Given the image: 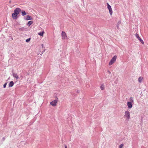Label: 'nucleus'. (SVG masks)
<instances>
[{
    "label": "nucleus",
    "mask_w": 148,
    "mask_h": 148,
    "mask_svg": "<svg viewBox=\"0 0 148 148\" xmlns=\"http://www.w3.org/2000/svg\"><path fill=\"white\" fill-rule=\"evenodd\" d=\"M24 19L26 20H28L32 19V18L29 15H27L25 17Z\"/></svg>",
    "instance_id": "8"
},
{
    "label": "nucleus",
    "mask_w": 148,
    "mask_h": 148,
    "mask_svg": "<svg viewBox=\"0 0 148 148\" xmlns=\"http://www.w3.org/2000/svg\"><path fill=\"white\" fill-rule=\"evenodd\" d=\"M107 8L109 10L110 14V15H112V9L111 6L108 3H107Z\"/></svg>",
    "instance_id": "3"
},
{
    "label": "nucleus",
    "mask_w": 148,
    "mask_h": 148,
    "mask_svg": "<svg viewBox=\"0 0 148 148\" xmlns=\"http://www.w3.org/2000/svg\"><path fill=\"white\" fill-rule=\"evenodd\" d=\"M14 83L13 81H12L10 82L9 84V86L12 87L14 85Z\"/></svg>",
    "instance_id": "12"
},
{
    "label": "nucleus",
    "mask_w": 148,
    "mask_h": 148,
    "mask_svg": "<svg viewBox=\"0 0 148 148\" xmlns=\"http://www.w3.org/2000/svg\"><path fill=\"white\" fill-rule=\"evenodd\" d=\"M117 27L118 28H119V26L118 25H117Z\"/></svg>",
    "instance_id": "28"
},
{
    "label": "nucleus",
    "mask_w": 148,
    "mask_h": 148,
    "mask_svg": "<svg viewBox=\"0 0 148 148\" xmlns=\"http://www.w3.org/2000/svg\"><path fill=\"white\" fill-rule=\"evenodd\" d=\"M25 29V28L24 27H22L21 28H20L19 29V30L20 31H23Z\"/></svg>",
    "instance_id": "18"
},
{
    "label": "nucleus",
    "mask_w": 148,
    "mask_h": 148,
    "mask_svg": "<svg viewBox=\"0 0 148 148\" xmlns=\"http://www.w3.org/2000/svg\"><path fill=\"white\" fill-rule=\"evenodd\" d=\"M22 15L23 16H24L26 14V13L24 10H23L21 12Z\"/></svg>",
    "instance_id": "15"
},
{
    "label": "nucleus",
    "mask_w": 148,
    "mask_h": 148,
    "mask_svg": "<svg viewBox=\"0 0 148 148\" xmlns=\"http://www.w3.org/2000/svg\"><path fill=\"white\" fill-rule=\"evenodd\" d=\"M30 38H29L26 39V40L25 41L26 42H28L30 41Z\"/></svg>",
    "instance_id": "21"
},
{
    "label": "nucleus",
    "mask_w": 148,
    "mask_h": 148,
    "mask_svg": "<svg viewBox=\"0 0 148 148\" xmlns=\"http://www.w3.org/2000/svg\"><path fill=\"white\" fill-rule=\"evenodd\" d=\"M7 84V83L6 82L3 85V88H5V87L6 86Z\"/></svg>",
    "instance_id": "22"
},
{
    "label": "nucleus",
    "mask_w": 148,
    "mask_h": 148,
    "mask_svg": "<svg viewBox=\"0 0 148 148\" xmlns=\"http://www.w3.org/2000/svg\"><path fill=\"white\" fill-rule=\"evenodd\" d=\"M58 98H57V99L54 100L51 102L50 103V104L52 106H55L58 102Z\"/></svg>",
    "instance_id": "4"
},
{
    "label": "nucleus",
    "mask_w": 148,
    "mask_h": 148,
    "mask_svg": "<svg viewBox=\"0 0 148 148\" xmlns=\"http://www.w3.org/2000/svg\"><path fill=\"white\" fill-rule=\"evenodd\" d=\"M65 148H67V146L66 145H65Z\"/></svg>",
    "instance_id": "25"
},
{
    "label": "nucleus",
    "mask_w": 148,
    "mask_h": 148,
    "mask_svg": "<svg viewBox=\"0 0 148 148\" xmlns=\"http://www.w3.org/2000/svg\"><path fill=\"white\" fill-rule=\"evenodd\" d=\"M143 79V78L142 77H139L138 79V81L139 82L141 83L142 82V80Z\"/></svg>",
    "instance_id": "14"
},
{
    "label": "nucleus",
    "mask_w": 148,
    "mask_h": 148,
    "mask_svg": "<svg viewBox=\"0 0 148 148\" xmlns=\"http://www.w3.org/2000/svg\"><path fill=\"white\" fill-rule=\"evenodd\" d=\"M44 31L41 32H40V33H38V34L39 35L41 36H42L43 34H44Z\"/></svg>",
    "instance_id": "17"
},
{
    "label": "nucleus",
    "mask_w": 148,
    "mask_h": 148,
    "mask_svg": "<svg viewBox=\"0 0 148 148\" xmlns=\"http://www.w3.org/2000/svg\"><path fill=\"white\" fill-rule=\"evenodd\" d=\"M100 88L101 90H103L104 89V86H103L102 85L100 86Z\"/></svg>",
    "instance_id": "20"
},
{
    "label": "nucleus",
    "mask_w": 148,
    "mask_h": 148,
    "mask_svg": "<svg viewBox=\"0 0 148 148\" xmlns=\"http://www.w3.org/2000/svg\"><path fill=\"white\" fill-rule=\"evenodd\" d=\"M11 1H10H10H9V3H11Z\"/></svg>",
    "instance_id": "26"
},
{
    "label": "nucleus",
    "mask_w": 148,
    "mask_h": 148,
    "mask_svg": "<svg viewBox=\"0 0 148 148\" xmlns=\"http://www.w3.org/2000/svg\"><path fill=\"white\" fill-rule=\"evenodd\" d=\"M21 9L20 8H16L14 10V12L18 15L19 14V12H21Z\"/></svg>",
    "instance_id": "7"
},
{
    "label": "nucleus",
    "mask_w": 148,
    "mask_h": 148,
    "mask_svg": "<svg viewBox=\"0 0 148 148\" xmlns=\"http://www.w3.org/2000/svg\"><path fill=\"white\" fill-rule=\"evenodd\" d=\"M108 72L109 73H110V72L109 71H108Z\"/></svg>",
    "instance_id": "27"
},
{
    "label": "nucleus",
    "mask_w": 148,
    "mask_h": 148,
    "mask_svg": "<svg viewBox=\"0 0 148 148\" xmlns=\"http://www.w3.org/2000/svg\"><path fill=\"white\" fill-rule=\"evenodd\" d=\"M116 58L117 56H114L110 60L109 63V64L111 65L113 64L115 62Z\"/></svg>",
    "instance_id": "2"
},
{
    "label": "nucleus",
    "mask_w": 148,
    "mask_h": 148,
    "mask_svg": "<svg viewBox=\"0 0 148 148\" xmlns=\"http://www.w3.org/2000/svg\"><path fill=\"white\" fill-rule=\"evenodd\" d=\"M5 137H3L2 138V140L3 141H4L5 140Z\"/></svg>",
    "instance_id": "23"
},
{
    "label": "nucleus",
    "mask_w": 148,
    "mask_h": 148,
    "mask_svg": "<svg viewBox=\"0 0 148 148\" xmlns=\"http://www.w3.org/2000/svg\"><path fill=\"white\" fill-rule=\"evenodd\" d=\"M44 51H45V50L44 51H42V52H41V54L40 55H42V54L44 52Z\"/></svg>",
    "instance_id": "24"
},
{
    "label": "nucleus",
    "mask_w": 148,
    "mask_h": 148,
    "mask_svg": "<svg viewBox=\"0 0 148 148\" xmlns=\"http://www.w3.org/2000/svg\"><path fill=\"white\" fill-rule=\"evenodd\" d=\"M136 37L140 42L142 44H144V42L143 40L140 37L138 34L137 33L136 34Z\"/></svg>",
    "instance_id": "5"
},
{
    "label": "nucleus",
    "mask_w": 148,
    "mask_h": 148,
    "mask_svg": "<svg viewBox=\"0 0 148 148\" xmlns=\"http://www.w3.org/2000/svg\"><path fill=\"white\" fill-rule=\"evenodd\" d=\"M61 35L62 39H64L67 38L66 34L65 32L62 31V32Z\"/></svg>",
    "instance_id": "6"
},
{
    "label": "nucleus",
    "mask_w": 148,
    "mask_h": 148,
    "mask_svg": "<svg viewBox=\"0 0 148 148\" xmlns=\"http://www.w3.org/2000/svg\"><path fill=\"white\" fill-rule=\"evenodd\" d=\"M127 105L129 108H131L132 107V103L131 102H128L127 103Z\"/></svg>",
    "instance_id": "9"
},
{
    "label": "nucleus",
    "mask_w": 148,
    "mask_h": 148,
    "mask_svg": "<svg viewBox=\"0 0 148 148\" xmlns=\"http://www.w3.org/2000/svg\"><path fill=\"white\" fill-rule=\"evenodd\" d=\"M124 117L126 118V120L127 121H128L130 119V112L128 111H127L125 112Z\"/></svg>",
    "instance_id": "1"
},
{
    "label": "nucleus",
    "mask_w": 148,
    "mask_h": 148,
    "mask_svg": "<svg viewBox=\"0 0 148 148\" xmlns=\"http://www.w3.org/2000/svg\"><path fill=\"white\" fill-rule=\"evenodd\" d=\"M43 45H42V47H43Z\"/></svg>",
    "instance_id": "30"
},
{
    "label": "nucleus",
    "mask_w": 148,
    "mask_h": 148,
    "mask_svg": "<svg viewBox=\"0 0 148 148\" xmlns=\"http://www.w3.org/2000/svg\"><path fill=\"white\" fill-rule=\"evenodd\" d=\"M11 39H13V38H11Z\"/></svg>",
    "instance_id": "29"
},
{
    "label": "nucleus",
    "mask_w": 148,
    "mask_h": 148,
    "mask_svg": "<svg viewBox=\"0 0 148 148\" xmlns=\"http://www.w3.org/2000/svg\"><path fill=\"white\" fill-rule=\"evenodd\" d=\"M130 102H131L132 103L134 102V99L132 97H131L130 98Z\"/></svg>",
    "instance_id": "16"
},
{
    "label": "nucleus",
    "mask_w": 148,
    "mask_h": 148,
    "mask_svg": "<svg viewBox=\"0 0 148 148\" xmlns=\"http://www.w3.org/2000/svg\"><path fill=\"white\" fill-rule=\"evenodd\" d=\"M33 22L32 21H31L28 22L27 23V25L29 26L32 24Z\"/></svg>",
    "instance_id": "13"
},
{
    "label": "nucleus",
    "mask_w": 148,
    "mask_h": 148,
    "mask_svg": "<svg viewBox=\"0 0 148 148\" xmlns=\"http://www.w3.org/2000/svg\"><path fill=\"white\" fill-rule=\"evenodd\" d=\"M123 146V144H121L119 146V148H122Z\"/></svg>",
    "instance_id": "19"
},
{
    "label": "nucleus",
    "mask_w": 148,
    "mask_h": 148,
    "mask_svg": "<svg viewBox=\"0 0 148 148\" xmlns=\"http://www.w3.org/2000/svg\"><path fill=\"white\" fill-rule=\"evenodd\" d=\"M13 77L15 78L16 79H18L19 78L18 75L16 73H14L13 74Z\"/></svg>",
    "instance_id": "10"
},
{
    "label": "nucleus",
    "mask_w": 148,
    "mask_h": 148,
    "mask_svg": "<svg viewBox=\"0 0 148 148\" xmlns=\"http://www.w3.org/2000/svg\"><path fill=\"white\" fill-rule=\"evenodd\" d=\"M17 15V14L14 12L12 14V17L14 19H16Z\"/></svg>",
    "instance_id": "11"
}]
</instances>
